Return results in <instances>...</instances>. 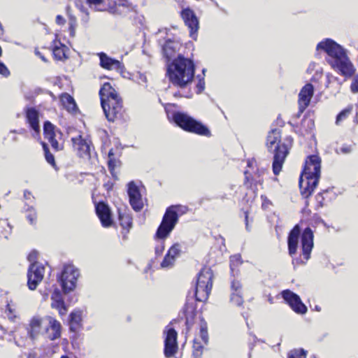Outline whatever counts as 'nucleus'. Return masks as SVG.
<instances>
[{"instance_id": "f257e3e1", "label": "nucleus", "mask_w": 358, "mask_h": 358, "mask_svg": "<svg viewBox=\"0 0 358 358\" xmlns=\"http://www.w3.org/2000/svg\"><path fill=\"white\" fill-rule=\"evenodd\" d=\"M61 328L59 322L51 316L34 315L27 324V338H16L15 343L22 347L32 345L40 336L54 341L61 336Z\"/></svg>"}, {"instance_id": "f03ea898", "label": "nucleus", "mask_w": 358, "mask_h": 358, "mask_svg": "<svg viewBox=\"0 0 358 358\" xmlns=\"http://www.w3.org/2000/svg\"><path fill=\"white\" fill-rule=\"evenodd\" d=\"M317 50H322L328 55L329 64L342 76L348 78L354 74L355 67L345 50L333 40L327 38L321 41L317 44Z\"/></svg>"}, {"instance_id": "7ed1b4c3", "label": "nucleus", "mask_w": 358, "mask_h": 358, "mask_svg": "<svg viewBox=\"0 0 358 358\" xmlns=\"http://www.w3.org/2000/svg\"><path fill=\"white\" fill-rule=\"evenodd\" d=\"M195 71L193 61L181 55L167 64L166 74L175 86L184 88L192 82Z\"/></svg>"}, {"instance_id": "20e7f679", "label": "nucleus", "mask_w": 358, "mask_h": 358, "mask_svg": "<svg viewBox=\"0 0 358 358\" xmlns=\"http://www.w3.org/2000/svg\"><path fill=\"white\" fill-rule=\"evenodd\" d=\"M320 169L321 159L317 155H310L307 158L299 180L301 193L305 198L308 197L317 187Z\"/></svg>"}, {"instance_id": "39448f33", "label": "nucleus", "mask_w": 358, "mask_h": 358, "mask_svg": "<svg viewBox=\"0 0 358 358\" xmlns=\"http://www.w3.org/2000/svg\"><path fill=\"white\" fill-rule=\"evenodd\" d=\"M101 104L105 116L110 122H113L121 116L122 100L110 83H105L99 90Z\"/></svg>"}, {"instance_id": "423d86ee", "label": "nucleus", "mask_w": 358, "mask_h": 358, "mask_svg": "<svg viewBox=\"0 0 358 358\" xmlns=\"http://www.w3.org/2000/svg\"><path fill=\"white\" fill-rule=\"evenodd\" d=\"M279 129H272L266 138V146L270 152L273 154V172L276 176L280 172L285 158L289 153V148L285 143H281Z\"/></svg>"}, {"instance_id": "0eeeda50", "label": "nucleus", "mask_w": 358, "mask_h": 358, "mask_svg": "<svg viewBox=\"0 0 358 358\" xmlns=\"http://www.w3.org/2000/svg\"><path fill=\"white\" fill-rule=\"evenodd\" d=\"M173 120L178 127L187 131L206 136L210 135L209 129L206 126L186 113L180 112L174 113Z\"/></svg>"}, {"instance_id": "6e6552de", "label": "nucleus", "mask_w": 358, "mask_h": 358, "mask_svg": "<svg viewBox=\"0 0 358 358\" xmlns=\"http://www.w3.org/2000/svg\"><path fill=\"white\" fill-rule=\"evenodd\" d=\"M213 272L210 268H203L198 275L195 289V297L198 301H206L210 292Z\"/></svg>"}, {"instance_id": "1a4fd4ad", "label": "nucleus", "mask_w": 358, "mask_h": 358, "mask_svg": "<svg viewBox=\"0 0 358 358\" xmlns=\"http://www.w3.org/2000/svg\"><path fill=\"white\" fill-rule=\"evenodd\" d=\"M178 208L179 206H172L166 209L162 221L156 232L157 238L160 239L166 238L174 229L178 220Z\"/></svg>"}, {"instance_id": "9d476101", "label": "nucleus", "mask_w": 358, "mask_h": 358, "mask_svg": "<svg viewBox=\"0 0 358 358\" xmlns=\"http://www.w3.org/2000/svg\"><path fill=\"white\" fill-rule=\"evenodd\" d=\"M80 273L78 270L71 264L64 266L59 278L64 292L73 291L76 286V281Z\"/></svg>"}, {"instance_id": "9b49d317", "label": "nucleus", "mask_w": 358, "mask_h": 358, "mask_svg": "<svg viewBox=\"0 0 358 358\" xmlns=\"http://www.w3.org/2000/svg\"><path fill=\"white\" fill-rule=\"evenodd\" d=\"M165 335L164 341V355L167 358L173 357L178 350L176 331L169 326H167L164 331Z\"/></svg>"}, {"instance_id": "f8f14e48", "label": "nucleus", "mask_w": 358, "mask_h": 358, "mask_svg": "<svg viewBox=\"0 0 358 358\" xmlns=\"http://www.w3.org/2000/svg\"><path fill=\"white\" fill-rule=\"evenodd\" d=\"M45 268L38 263H32L27 273V285L30 289L34 290L43 280Z\"/></svg>"}, {"instance_id": "ddd939ff", "label": "nucleus", "mask_w": 358, "mask_h": 358, "mask_svg": "<svg viewBox=\"0 0 358 358\" xmlns=\"http://www.w3.org/2000/svg\"><path fill=\"white\" fill-rule=\"evenodd\" d=\"M282 297L289 305L292 309L298 314H305L307 312L306 306L302 303L300 297L289 289L282 292Z\"/></svg>"}, {"instance_id": "4468645a", "label": "nucleus", "mask_w": 358, "mask_h": 358, "mask_svg": "<svg viewBox=\"0 0 358 358\" xmlns=\"http://www.w3.org/2000/svg\"><path fill=\"white\" fill-rule=\"evenodd\" d=\"M181 17L184 20L185 25L189 29V36L194 40L196 39L197 31L199 29V20L194 13V11L189 8L183 9L181 11Z\"/></svg>"}, {"instance_id": "2eb2a0df", "label": "nucleus", "mask_w": 358, "mask_h": 358, "mask_svg": "<svg viewBox=\"0 0 358 358\" xmlns=\"http://www.w3.org/2000/svg\"><path fill=\"white\" fill-rule=\"evenodd\" d=\"M127 193L132 208L136 211H140L143 207V198L138 187L134 181L128 184Z\"/></svg>"}, {"instance_id": "dca6fc26", "label": "nucleus", "mask_w": 358, "mask_h": 358, "mask_svg": "<svg viewBox=\"0 0 358 358\" xmlns=\"http://www.w3.org/2000/svg\"><path fill=\"white\" fill-rule=\"evenodd\" d=\"M313 232L309 227H306L301 234L302 255L305 261H308L310 257L313 248Z\"/></svg>"}, {"instance_id": "f3484780", "label": "nucleus", "mask_w": 358, "mask_h": 358, "mask_svg": "<svg viewBox=\"0 0 358 358\" xmlns=\"http://www.w3.org/2000/svg\"><path fill=\"white\" fill-rule=\"evenodd\" d=\"M73 148L77 150L80 157H90L91 150V141L83 138L81 135L73 137L71 139Z\"/></svg>"}, {"instance_id": "a211bd4d", "label": "nucleus", "mask_w": 358, "mask_h": 358, "mask_svg": "<svg viewBox=\"0 0 358 358\" xmlns=\"http://www.w3.org/2000/svg\"><path fill=\"white\" fill-rule=\"evenodd\" d=\"M99 56L101 67L108 70H115L120 73H123L124 67L119 60L109 57L103 52L99 53Z\"/></svg>"}, {"instance_id": "6ab92c4d", "label": "nucleus", "mask_w": 358, "mask_h": 358, "mask_svg": "<svg viewBox=\"0 0 358 358\" xmlns=\"http://www.w3.org/2000/svg\"><path fill=\"white\" fill-rule=\"evenodd\" d=\"M313 86L308 83L301 90L299 94V105L301 111H303L309 105L313 95Z\"/></svg>"}, {"instance_id": "aec40b11", "label": "nucleus", "mask_w": 358, "mask_h": 358, "mask_svg": "<svg viewBox=\"0 0 358 358\" xmlns=\"http://www.w3.org/2000/svg\"><path fill=\"white\" fill-rule=\"evenodd\" d=\"M300 234L301 229L298 224L295 225L289 234L287 238L288 250L289 255L292 257L296 253Z\"/></svg>"}, {"instance_id": "412c9836", "label": "nucleus", "mask_w": 358, "mask_h": 358, "mask_svg": "<svg viewBox=\"0 0 358 358\" xmlns=\"http://www.w3.org/2000/svg\"><path fill=\"white\" fill-rule=\"evenodd\" d=\"M96 212L103 227H108L111 225L110 210L106 204L102 202L99 203L96 206Z\"/></svg>"}, {"instance_id": "4be33fe9", "label": "nucleus", "mask_w": 358, "mask_h": 358, "mask_svg": "<svg viewBox=\"0 0 358 358\" xmlns=\"http://www.w3.org/2000/svg\"><path fill=\"white\" fill-rule=\"evenodd\" d=\"M43 132L45 138L50 143L52 147L58 150L59 149V143L55 139L56 133L55 126L50 122H45L43 126Z\"/></svg>"}, {"instance_id": "5701e85b", "label": "nucleus", "mask_w": 358, "mask_h": 358, "mask_svg": "<svg viewBox=\"0 0 358 358\" xmlns=\"http://www.w3.org/2000/svg\"><path fill=\"white\" fill-rule=\"evenodd\" d=\"M180 48V44L178 42L171 40L166 41L162 48L164 56L169 61L175 56Z\"/></svg>"}, {"instance_id": "b1692460", "label": "nucleus", "mask_w": 358, "mask_h": 358, "mask_svg": "<svg viewBox=\"0 0 358 358\" xmlns=\"http://www.w3.org/2000/svg\"><path fill=\"white\" fill-rule=\"evenodd\" d=\"M232 293L231 294L230 301L236 306H241L243 302L241 295V285L238 281L234 280L231 282Z\"/></svg>"}, {"instance_id": "393cba45", "label": "nucleus", "mask_w": 358, "mask_h": 358, "mask_svg": "<svg viewBox=\"0 0 358 358\" xmlns=\"http://www.w3.org/2000/svg\"><path fill=\"white\" fill-rule=\"evenodd\" d=\"M27 118L31 127L36 132L39 131L38 114L34 108H29L27 111Z\"/></svg>"}, {"instance_id": "a878e982", "label": "nucleus", "mask_w": 358, "mask_h": 358, "mask_svg": "<svg viewBox=\"0 0 358 358\" xmlns=\"http://www.w3.org/2000/svg\"><path fill=\"white\" fill-rule=\"evenodd\" d=\"M60 100L62 105L66 108L67 110L73 112L76 110L77 107L76 102L73 98L69 94H62L61 95Z\"/></svg>"}, {"instance_id": "bb28decb", "label": "nucleus", "mask_w": 358, "mask_h": 358, "mask_svg": "<svg viewBox=\"0 0 358 358\" xmlns=\"http://www.w3.org/2000/svg\"><path fill=\"white\" fill-rule=\"evenodd\" d=\"M81 322V313L79 311L73 312L70 315V329L76 331Z\"/></svg>"}, {"instance_id": "cd10ccee", "label": "nucleus", "mask_w": 358, "mask_h": 358, "mask_svg": "<svg viewBox=\"0 0 358 358\" xmlns=\"http://www.w3.org/2000/svg\"><path fill=\"white\" fill-rule=\"evenodd\" d=\"M12 228L6 220H0V237L8 238L11 233Z\"/></svg>"}, {"instance_id": "c85d7f7f", "label": "nucleus", "mask_w": 358, "mask_h": 358, "mask_svg": "<svg viewBox=\"0 0 358 358\" xmlns=\"http://www.w3.org/2000/svg\"><path fill=\"white\" fill-rule=\"evenodd\" d=\"M65 48L66 46L60 43H59V45L56 44L54 46L52 53L56 59L62 60L66 57Z\"/></svg>"}, {"instance_id": "c756f323", "label": "nucleus", "mask_w": 358, "mask_h": 358, "mask_svg": "<svg viewBox=\"0 0 358 358\" xmlns=\"http://www.w3.org/2000/svg\"><path fill=\"white\" fill-rule=\"evenodd\" d=\"M51 306L52 308L57 309L61 315H65L67 311L63 300L53 301Z\"/></svg>"}, {"instance_id": "7c9ffc66", "label": "nucleus", "mask_w": 358, "mask_h": 358, "mask_svg": "<svg viewBox=\"0 0 358 358\" xmlns=\"http://www.w3.org/2000/svg\"><path fill=\"white\" fill-rule=\"evenodd\" d=\"M199 336L202 340V341L207 344L208 341V335L207 331V324L205 322H202L200 324V331Z\"/></svg>"}, {"instance_id": "2f4dec72", "label": "nucleus", "mask_w": 358, "mask_h": 358, "mask_svg": "<svg viewBox=\"0 0 358 358\" xmlns=\"http://www.w3.org/2000/svg\"><path fill=\"white\" fill-rule=\"evenodd\" d=\"M352 106H350L347 108L342 110L336 117V124H339L341 122H342L344 119H345L352 112Z\"/></svg>"}, {"instance_id": "473e14b6", "label": "nucleus", "mask_w": 358, "mask_h": 358, "mask_svg": "<svg viewBox=\"0 0 358 358\" xmlns=\"http://www.w3.org/2000/svg\"><path fill=\"white\" fill-rule=\"evenodd\" d=\"M289 358H306V352L303 349L291 350L289 352Z\"/></svg>"}, {"instance_id": "72a5a7b5", "label": "nucleus", "mask_w": 358, "mask_h": 358, "mask_svg": "<svg viewBox=\"0 0 358 358\" xmlns=\"http://www.w3.org/2000/svg\"><path fill=\"white\" fill-rule=\"evenodd\" d=\"M180 252V245L178 243H175L171 247L169 250L167 255L170 257H173L176 259V257H177Z\"/></svg>"}, {"instance_id": "f704fd0d", "label": "nucleus", "mask_w": 358, "mask_h": 358, "mask_svg": "<svg viewBox=\"0 0 358 358\" xmlns=\"http://www.w3.org/2000/svg\"><path fill=\"white\" fill-rule=\"evenodd\" d=\"M230 266L231 271L234 272L235 268L241 264V255H235L231 257L230 258Z\"/></svg>"}, {"instance_id": "c9c22d12", "label": "nucleus", "mask_w": 358, "mask_h": 358, "mask_svg": "<svg viewBox=\"0 0 358 358\" xmlns=\"http://www.w3.org/2000/svg\"><path fill=\"white\" fill-rule=\"evenodd\" d=\"M203 348V345L197 341L196 338H195L193 344L194 356L196 357L201 356L202 354Z\"/></svg>"}, {"instance_id": "e433bc0d", "label": "nucleus", "mask_w": 358, "mask_h": 358, "mask_svg": "<svg viewBox=\"0 0 358 358\" xmlns=\"http://www.w3.org/2000/svg\"><path fill=\"white\" fill-rule=\"evenodd\" d=\"M175 259H173V257H170L169 255L166 254L161 263V266L162 268H169L173 265Z\"/></svg>"}, {"instance_id": "4c0bfd02", "label": "nucleus", "mask_w": 358, "mask_h": 358, "mask_svg": "<svg viewBox=\"0 0 358 358\" xmlns=\"http://www.w3.org/2000/svg\"><path fill=\"white\" fill-rule=\"evenodd\" d=\"M28 214L27 215V217L30 222V224H33L36 222V213L32 207H29L27 208Z\"/></svg>"}, {"instance_id": "58836bf2", "label": "nucleus", "mask_w": 358, "mask_h": 358, "mask_svg": "<svg viewBox=\"0 0 358 358\" xmlns=\"http://www.w3.org/2000/svg\"><path fill=\"white\" fill-rule=\"evenodd\" d=\"M120 224L124 228L130 227L131 226V219L129 215H120Z\"/></svg>"}, {"instance_id": "ea45409f", "label": "nucleus", "mask_w": 358, "mask_h": 358, "mask_svg": "<svg viewBox=\"0 0 358 358\" xmlns=\"http://www.w3.org/2000/svg\"><path fill=\"white\" fill-rule=\"evenodd\" d=\"M2 50L1 48L0 47V57L1 56ZM0 74L5 77H8L10 75V71L8 69V68L6 66V65L0 62Z\"/></svg>"}, {"instance_id": "a19ab883", "label": "nucleus", "mask_w": 358, "mask_h": 358, "mask_svg": "<svg viewBox=\"0 0 358 358\" xmlns=\"http://www.w3.org/2000/svg\"><path fill=\"white\" fill-rule=\"evenodd\" d=\"M118 162L115 160V158L108 159V169L111 173V174H114L115 168L117 166Z\"/></svg>"}, {"instance_id": "79ce46f5", "label": "nucleus", "mask_w": 358, "mask_h": 358, "mask_svg": "<svg viewBox=\"0 0 358 358\" xmlns=\"http://www.w3.org/2000/svg\"><path fill=\"white\" fill-rule=\"evenodd\" d=\"M205 88V82L203 78H199V82L196 85V92L197 94L201 93Z\"/></svg>"}, {"instance_id": "37998d69", "label": "nucleus", "mask_w": 358, "mask_h": 358, "mask_svg": "<svg viewBox=\"0 0 358 358\" xmlns=\"http://www.w3.org/2000/svg\"><path fill=\"white\" fill-rule=\"evenodd\" d=\"M350 89L353 93H358V75L355 77L351 84Z\"/></svg>"}, {"instance_id": "c03bdc74", "label": "nucleus", "mask_w": 358, "mask_h": 358, "mask_svg": "<svg viewBox=\"0 0 358 358\" xmlns=\"http://www.w3.org/2000/svg\"><path fill=\"white\" fill-rule=\"evenodd\" d=\"M52 301L62 300L60 292L58 289H55L51 296Z\"/></svg>"}, {"instance_id": "a18cd8bd", "label": "nucleus", "mask_w": 358, "mask_h": 358, "mask_svg": "<svg viewBox=\"0 0 358 358\" xmlns=\"http://www.w3.org/2000/svg\"><path fill=\"white\" fill-rule=\"evenodd\" d=\"M45 159L49 164H52V166L55 165L54 156L49 152H47L46 150H45Z\"/></svg>"}, {"instance_id": "49530a36", "label": "nucleus", "mask_w": 358, "mask_h": 358, "mask_svg": "<svg viewBox=\"0 0 358 358\" xmlns=\"http://www.w3.org/2000/svg\"><path fill=\"white\" fill-rule=\"evenodd\" d=\"M38 252L36 251H32L28 255V260L30 262L36 263L35 261L37 259Z\"/></svg>"}, {"instance_id": "de8ad7c7", "label": "nucleus", "mask_w": 358, "mask_h": 358, "mask_svg": "<svg viewBox=\"0 0 358 358\" xmlns=\"http://www.w3.org/2000/svg\"><path fill=\"white\" fill-rule=\"evenodd\" d=\"M164 250V242H162L159 245L156 246L155 252L157 255H160L162 254Z\"/></svg>"}, {"instance_id": "09e8293b", "label": "nucleus", "mask_w": 358, "mask_h": 358, "mask_svg": "<svg viewBox=\"0 0 358 358\" xmlns=\"http://www.w3.org/2000/svg\"><path fill=\"white\" fill-rule=\"evenodd\" d=\"M340 151L343 154H348L352 151V147L350 145H345L341 148Z\"/></svg>"}, {"instance_id": "8fccbe9b", "label": "nucleus", "mask_w": 358, "mask_h": 358, "mask_svg": "<svg viewBox=\"0 0 358 358\" xmlns=\"http://www.w3.org/2000/svg\"><path fill=\"white\" fill-rule=\"evenodd\" d=\"M316 200L318 202V203L320 204V206H323L324 198H323V196H322L321 193H319L316 196Z\"/></svg>"}, {"instance_id": "3c124183", "label": "nucleus", "mask_w": 358, "mask_h": 358, "mask_svg": "<svg viewBox=\"0 0 358 358\" xmlns=\"http://www.w3.org/2000/svg\"><path fill=\"white\" fill-rule=\"evenodd\" d=\"M66 20L62 15H57L56 17V22L58 24H64Z\"/></svg>"}, {"instance_id": "603ef678", "label": "nucleus", "mask_w": 358, "mask_h": 358, "mask_svg": "<svg viewBox=\"0 0 358 358\" xmlns=\"http://www.w3.org/2000/svg\"><path fill=\"white\" fill-rule=\"evenodd\" d=\"M87 1L90 4H94L96 6H100L103 2V0H87Z\"/></svg>"}, {"instance_id": "864d4df0", "label": "nucleus", "mask_w": 358, "mask_h": 358, "mask_svg": "<svg viewBox=\"0 0 358 358\" xmlns=\"http://www.w3.org/2000/svg\"><path fill=\"white\" fill-rule=\"evenodd\" d=\"M24 196L26 199H30V196H31V192H29L28 191H25L24 193Z\"/></svg>"}, {"instance_id": "5fc2aeb1", "label": "nucleus", "mask_w": 358, "mask_h": 358, "mask_svg": "<svg viewBox=\"0 0 358 358\" xmlns=\"http://www.w3.org/2000/svg\"><path fill=\"white\" fill-rule=\"evenodd\" d=\"M113 156H114V154H113V150H110L108 152V159L114 158Z\"/></svg>"}, {"instance_id": "6e6d98bb", "label": "nucleus", "mask_w": 358, "mask_h": 358, "mask_svg": "<svg viewBox=\"0 0 358 358\" xmlns=\"http://www.w3.org/2000/svg\"><path fill=\"white\" fill-rule=\"evenodd\" d=\"M245 222H246V228L248 229V214L245 213Z\"/></svg>"}, {"instance_id": "4d7b16f0", "label": "nucleus", "mask_w": 358, "mask_h": 358, "mask_svg": "<svg viewBox=\"0 0 358 358\" xmlns=\"http://www.w3.org/2000/svg\"><path fill=\"white\" fill-rule=\"evenodd\" d=\"M317 311H320L321 308L320 307H318L317 306H315V308Z\"/></svg>"}, {"instance_id": "13d9d810", "label": "nucleus", "mask_w": 358, "mask_h": 358, "mask_svg": "<svg viewBox=\"0 0 358 358\" xmlns=\"http://www.w3.org/2000/svg\"><path fill=\"white\" fill-rule=\"evenodd\" d=\"M28 358H36L34 355H30Z\"/></svg>"}, {"instance_id": "bf43d9fd", "label": "nucleus", "mask_w": 358, "mask_h": 358, "mask_svg": "<svg viewBox=\"0 0 358 358\" xmlns=\"http://www.w3.org/2000/svg\"><path fill=\"white\" fill-rule=\"evenodd\" d=\"M296 262V263H298L299 259H293V264H294V262Z\"/></svg>"}, {"instance_id": "052dcab7", "label": "nucleus", "mask_w": 358, "mask_h": 358, "mask_svg": "<svg viewBox=\"0 0 358 358\" xmlns=\"http://www.w3.org/2000/svg\"><path fill=\"white\" fill-rule=\"evenodd\" d=\"M60 358H69V357L66 355H62Z\"/></svg>"}, {"instance_id": "680f3d73", "label": "nucleus", "mask_w": 358, "mask_h": 358, "mask_svg": "<svg viewBox=\"0 0 358 358\" xmlns=\"http://www.w3.org/2000/svg\"><path fill=\"white\" fill-rule=\"evenodd\" d=\"M251 164H252V162H248V166H251Z\"/></svg>"}, {"instance_id": "e2e57ef3", "label": "nucleus", "mask_w": 358, "mask_h": 358, "mask_svg": "<svg viewBox=\"0 0 358 358\" xmlns=\"http://www.w3.org/2000/svg\"><path fill=\"white\" fill-rule=\"evenodd\" d=\"M43 148L45 149V150H46V145L45 144H43Z\"/></svg>"}, {"instance_id": "0e129e2a", "label": "nucleus", "mask_w": 358, "mask_h": 358, "mask_svg": "<svg viewBox=\"0 0 358 358\" xmlns=\"http://www.w3.org/2000/svg\"><path fill=\"white\" fill-rule=\"evenodd\" d=\"M143 81L146 82V78L145 77L143 78Z\"/></svg>"}, {"instance_id": "69168bd1", "label": "nucleus", "mask_w": 358, "mask_h": 358, "mask_svg": "<svg viewBox=\"0 0 358 358\" xmlns=\"http://www.w3.org/2000/svg\"><path fill=\"white\" fill-rule=\"evenodd\" d=\"M99 10H105V8H99Z\"/></svg>"}]
</instances>
